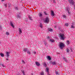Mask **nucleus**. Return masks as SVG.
I'll return each instance as SVG.
<instances>
[{
    "mask_svg": "<svg viewBox=\"0 0 75 75\" xmlns=\"http://www.w3.org/2000/svg\"><path fill=\"white\" fill-rule=\"evenodd\" d=\"M70 9L69 8L66 7V13L68 14V15L70 14Z\"/></svg>",
    "mask_w": 75,
    "mask_h": 75,
    "instance_id": "1",
    "label": "nucleus"
},
{
    "mask_svg": "<svg viewBox=\"0 0 75 75\" xmlns=\"http://www.w3.org/2000/svg\"><path fill=\"white\" fill-rule=\"evenodd\" d=\"M59 47L60 49H62V48H63V47H64V44L62 42L60 43L59 45Z\"/></svg>",
    "mask_w": 75,
    "mask_h": 75,
    "instance_id": "2",
    "label": "nucleus"
},
{
    "mask_svg": "<svg viewBox=\"0 0 75 75\" xmlns=\"http://www.w3.org/2000/svg\"><path fill=\"white\" fill-rule=\"evenodd\" d=\"M69 3L70 4H72V5H74L75 3L74 1H73V0H69Z\"/></svg>",
    "mask_w": 75,
    "mask_h": 75,
    "instance_id": "3",
    "label": "nucleus"
},
{
    "mask_svg": "<svg viewBox=\"0 0 75 75\" xmlns=\"http://www.w3.org/2000/svg\"><path fill=\"white\" fill-rule=\"evenodd\" d=\"M49 18L48 17H46L45 20L44 21L45 23H48L50 21H49Z\"/></svg>",
    "mask_w": 75,
    "mask_h": 75,
    "instance_id": "4",
    "label": "nucleus"
},
{
    "mask_svg": "<svg viewBox=\"0 0 75 75\" xmlns=\"http://www.w3.org/2000/svg\"><path fill=\"white\" fill-rule=\"evenodd\" d=\"M60 37L61 38V39L62 40H64V34H62L60 35Z\"/></svg>",
    "mask_w": 75,
    "mask_h": 75,
    "instance_id": "5",
    "label": "nucleus"
},
{
    "mask_svg": "<svg viewBox=\"0 0 75 75\" xmlns=\"http://www.w3.org/2000/svg\"><path fill=\"white\" fill-rule=\"evenodd\" d=\"M10 23L11 25V27H12L13 28H14V25L13 24V22L11 21H10Z\"/></svg>",
    "mask_w": 75,
    "mask_h": 75,
    "instance_id": "6",
    "label": "nucleus"
},
{
    "mask_svg": "<svg viewBox=\"0 0 75 75\" xmlns=\"http://www.w3.org/2000/svg\"><path fill=\"white\" fill-rule=\"evenodd\" d=\"M6 58H8V57H9V52H7L6 53Z\"/></svg>",
    "mask_w": 75,
    "mask_h": 75,
    "instance_id": "7",
    "label": "nucleus"
},
{
    "mask_svg": "<svg viewBox=\"0 0 75 75\" xmlns=\"http://www.w3.org/2000/svg\"><path fill=\"white\" fill-rule=\"evenodd\" d=\"M35 64L37 66H40V63L38 62H35Z\"/></svg>",
    "mask_w": 75,
    "mask_h": 75,
    "instance_id": "8",
    "label": "nucleus"
},
{
    "mask_svg": "<svg viewBox=\"0 0 75 75\" xmlns=\"http://www.w3.org/2000/svg\"><path fill=\"white\" fill-rule=\"evenodd\" d=\"M23 51L24 52H27L28 51V48H24V50H23Z\"/></svg>",
    "mask_w": 75,
    "mask_h": 75,
    "instance_id": "9",
    "label": "nucleus"
},
{
    "mask_svg": "<svg viewBox=\"0 0 75 75\" xmlns=\"http://www.w3.org/2000/svg\"><path fill=\"white\" fill-rule=\"evenodd\" d=\"M18 31L20 34H21V33H22V31H21V28H19Z\"/></svg>",
    "mask_w": 75,
    "mask_h": 75,
    "instance_id": "10",
    "label": "nucleus"
},
{
    "mask_svg": "<svg viewBox=\"0 0 75 75\" xmlns=\"http://www.w3.org/2000/svg\"><path fill=\"white\" fill-rule=\"evenodd\" d=\"M63 59H64V61L65 62H68V60L67 59H66V58L65 57H63Z\"/></svg>",
    "mask_w": 75,
    "mask_h": 75,
    "instance_id": "11",
    "label": "nucleus"
},
{
    "mask_svg": "<svg viewBox=\"0 0 75 75\" xmlns=\"http://www.w3.org/2000/svg\"><path fill=\"white\" fill-rule=\"evenodd\" d=\"M51 15L52 16H54V13L52 11H51Z\"/></svg>",
    "mask_w": 75,
    "mask_h": 75,
    "instance_id": "12",
    "label": "nucleus"
},
{
    "mask_svg": "<svg viewBox=\"0 0 75 75\" xmlns=\"http://www.w3.org/2000/svg\"><path fill=\"white\" fill-rule=\"evenodd\" d=\"M15 10H18V9H19V8H18V7L17 6L15 7Z\"/></svg>",
    "mask_w": 75,
    "mask_h": 75,
    "instance_id": "13",
    "label": "nucleus"
},
{
    "mask_svg": "<svg viewBox=\"0 0 75 75\" xmlns=\"http://www.w3.org/2000/svg\"><path fill=\"white\" fill-rule=\"evenodd\" d=\"M28 18H29L30 20H33V19H32V17H31L30 16H28Z\"/></svg>",
    "mask_w": 75,
    "mask_h": 75,
    "instance_id": "14",
    "label": "nucleus"
},
{
    "mask_svg": "<svg viewBox=\"0 0 75 75\" xmlns=\"http://www.w3.org/2000/svg\"><path fill=\"white\" fill-rule=\"evenodd\" d=\"M49 41H51L52 42H55V41L53 39H50V40H49Z\"/></svg>",
    "mask_w": 75,
    "mask_h": 75,
    "instance_id": "15",
    "label": "nucleus"
},
{
    "mask_svg": "<svg viewBox=\"0 0 75 75\" xmlns=\"http://www.w3.org/2000/svg\"><path fill=\"white\" fill-rule=\"evenodd\" d=\"M4 6H5V8H7V3H5L4 4Z\"/></svg>",
    "mask_w": 75,
    "mask_h": 75,
    "instance_id": "16",
    "label": "nucleus"
},
{
    "mask_svg": "<svg viewBox=\"0 0 75 75\" xmlns=\"http://www.w3.org/2000/svg\"><path fill=\"white\" fill-rule=\"evenodd\" d=\"M40 27L41 28H42V23H40Z\"/></svg>",
    "mask_w": 75,
    "mask_h": 75,
    "instance_id": "17",
    "label": "nucleus"
},
{
    "mask_svg": "<svg viewBox=\"0 0 75 75\" xmlns=\"http://www.w3.org/2000/svg\"><path fill=\"white\" fill-rule=\"evenodd\" d=\"M47 59L49 60H51V57H50V56H48L47 57Z\"/></svg>",
    "mask_w": 75,
    "mask_h": 75,
    "instance_id": "18",
    "label": "nucleus"
},
{
    "mask_svg": "<svg viewBox=\"0 0 75 75\" xmlns=\"http://www.w3.org/2000/svg\"><path fill=\"white\" fill-rule=\"evenodd\" d=\"M0 55L2 57H4V54L3 53H1Z\"/></svg>",
    "mask_w": 75,
    "mask_h": 75,
    "instance_id": "19",
    "label": "nucleus"
},
{
    "mask_svg": "<svg viewBox=\"0 0 75 75\" xmlns=\"http://www.w3.org/2000/svg\"><path fill=\"white\" fill-rule=\"evenodd\" d=\"M44 14H45V15L46 16H47L48 15V13H47L46 12H44Z\"/></svg>",
    "mask_w": 75,
    "mask_h": 75,
    "instance_id": "20",
    "label": "nucleus"
},
{
    "mask_svg": "<svg viewBox=\"0 0 75 75\" xmlns=\"http://www.w3.org/2000/svg\"><path fill=\"white\" fill-rule=\"evenodd\" d=\"M40 75H44V72H42L40 73Z\"/></svg>",
    "mask_w": 75,
    "mask_h": 75,
    "instance_id": "21",
    "label": "nucleus"
},
{
    "mask_svg": "<svg viewBox=\"0 0 75 75\" xmlns=\"http://www.w3.org/2000/svg\"><path fill=\"white\" fill-rule=\"evenodd\" d=\"M52 65H55V64H56V63L55 62H53L52 63Z\"/></svg>",
    "mask_w": 75,
    "mask_h": 75,
    "instance_id": "22",
    "label": "nucleus"
},
{
    "mask_svg": "<svg viewBox=\"0 0 75 75\" xmlns=\"http://www.w3.org/2000/svg\"><path fill=\"white\" fill-rule=\"evenodd\" d=\"M44 66L45 67H47V64L45 63H44Z\"/></svg>",
    "mask_w": 75,
    "mask_h": 75,
    "instance_id": "23",
    "label": "nucleus"
},
{
    "mask_svg": "<svg viewBox=\"0 0 75 75\" xmlns=\"http://www.w3.org/2000/svg\"><path fill=\"white\" fill-rule=\"evenodd\" d=\"M47 40H49V41H50V40H51V39H50V37H49V36L47 37Z\"/></svg>",
    "mask_w": 75,
    "mask_h": 75,
    "instance_id": "24",
    "label": "nucleus"
},
{
    "mask_svg": "<svg viewBox=\"0 0 75 75\" xmlns=\"http://www.w3.org/2000/svg\"><path fill=\"white\" fill-rule=\"evenodd\" d=\"M67 45H69V40H68L67 42Z\"/></svg>",
    "mask_w": 75,
    "mask_h": 75,
    "instance_id": "25",
    "label": "nucleus"
},
{
    "mask_svg": "<svg viewBox=\"0 0 75 75\" xmlns=\"http://www.w3.org/2000/svg\"><path fill=\"white\" fill-rule=\"evenodd\" d=\"M46 72H48V71H49V69L48 68H46Z\"/></svg>",
    "mask_w": 75,
    "mask_h": 75,
    "instance_id": "26",
    "label": "nucleus"
},
{
    "mask_svg": "<svg viewBox=\"0 0 75 75\" xmlns=\"http://www.w3.org/2000/svg\"><path fill=\"white\" fill-rule=\"evenodd\" d=\"M27 54H29V55H30V54H31V53H30V51H28L27 52Z\"/></svg>",
    "mask_w": 75,
    "mask_h": 75,
    "instance_id": "27",
    "label": "nucleus"
},
{
    "mask_svg": "<svg viewBox=\"0 0 75 75\" xmlns=\"http://www.w3.org/2000/svg\"><path fill=\"white\" fill-rule=\"evenodd\" d=\"M71 28H75V27L73 26V25H71Z\"/></svg>",
    "mask_w": 75,
    "mask_h": 75,
    "instance_id": "28",
    "label": "nucleus"
},
{
    "mask_svg": "<svg viewBox=\"0 0 75 75\" xmlns=\"http://www.w3.org/2000/svg\"><path fill=\"white\" fill-rule=\"evenodd\" d=\"M65 26H66L67 27H68V23H66L65 24Z\"/></svg>",
    "mask_w": 75,
    "mask_h": 75,
    "instance_id": "29",
    "label": "nucleus"
},
{
    "mask_svg": "<svg viewBox=\"0 0 75 75\" xmlns=\"http://www.w3.org/2000/svg\"><path fill=\"white\" fill-rule=\"evenodd\" d=\"M6 35H9V33L8 32H6Z\"/></svg>",
    "mask_w": 75,
    "mask_h": 75,
    "instance_id": "30",
    "label": "nucleus"
},
{
    "mask_svg": "<svg viewBox=\"0 0 75 75\" xmlns=\"http://www.w3.org/2000/svg\"><path fill=\"white\" fill-rule=\"evenodd\" d=\"M49 31H52V29H50L48 30Z\"/></svg>",
    "mask_w": 75,
    "mask_h": 75,
    "instance_id": "31",
    "label": "nucleus"
},
{
    "mask_svg": "<svg viewBox=\"0 0 75 75\" xmlns=\"http://www.w3.org/2000/svg\"><path fill=\"white\" fill-rule=\"evenodd\" d=\"M22 73L23 74V75H25V74H24V71H22Z\"/></svg>",
    "mask_w": 75,
    "mask_h": 75,
    "instance_id": "32",
    "label": "nucleus"
},
{
    "mask_svg": "<svg viewBox=\"0 0 75 75\" xmlns=\"http://www.w3.org/2000/svg\"><path fill=\"white\" fill-rule=\"evenodd\" d=\"M39 16V17H41V16H42V14L40 13Z\"/></svg>",
    "mask_w": 75,
    "mask_h": 75,
    "instance_id": "33",
    "label": "nucleus"
},
{
    "mask_svg": "<svg viewBox=\"0 0 75 75\" xmlns=\"http://www.w3.org/2000/svg\"><path fill=\"white\" fill-rule=\"evenodd\" d=\"M44 44L45 45V46H47V42H44Z\"/></svg>",
    "mask_w": 75,
    "mask_h": 75,
    "instance_id": "34",
    "label": "nucleus"
},
{
    "mask_svg": "<svg viewBox=\"0 0 75 75\" xmlns=\"http://www.w3.org/2000/svg\"><path fill=\"white\" fill-rule=\"evenodd\" d=\"M22 63H23V64H25V62H24V61L23 60L22 61Z\"/></svg>",
    "mask_w": 75,
    "mask_h": 75,
    "instance_id": "35",
    "label": "nucleus"
},
{
    "mask_svg": "<svg viewBox=\"0 0 75 75\" xmlns=\"http://www.w3.org/2000/svg\"><path fill=\"white\" fill-rule=\"evenodd\" d=\"M8 4V7H11V4Z\"/></svg>",
    "mask_w": 75,
    "mask_h": 75,
    "instance_id": "36",
    "label": "nucleus"
},
{
    "mask_svg": "<svg viewBox=\"0 0 75 75\" xmlns=\"http://www.w3.org/2000/svg\"><path fill=\"white\" fill-rule=\"evenodd\" d=\"M57 74H58V75H59V74L58 73V71L56 72V75H57Z\"/></svg>",
    "mask_w": 75,
    "mask_h": 75,
    "instance_id": "37",
    "label": "nucleus"
},
{
    "mask_svg": "<svg viewBox=\"0 0 75 75\" xmlns=\"http://www.w3.org/2000/svg\"><path fill=\"white\" fill-rule=\"evenodd\" d=\"M17 17H18V18H20V16H19L18 15H17Z\"/></svg>",
    "mask_w": 75,
    "mask_h": 75,
    "instance_id": "38",
    "label": "nucleus"
},
{
    "mask_svg": "<svg viewBox=\"0 0 75 75\" xmlns=\"http://www.w3.org/2000/svg\"><path fill=\"white\" fill-rule=\"evenodd\" d=\"M69 49H67V52H69Z\"/></svg>",
    "mask_w": 75,
    "mask_h": 75,
    "instance_id": "39",
    "label": "nucleus"
},
{
    "mask_svg": "<svg viewBox=\"0 0 75 75\" xmlns=\"http://www.w3.org/2000/svg\"><path fill=\"white\" fill-rule=\"evenodd\" d=\"M63 18H66V16H65V15H63Z\"/></svg>",
    "mask_w": 75,
    "mask_h": 75,
    "instance_id": "40",
    "label": "nucleus"
},
{
    "mask_svg": "<svg viewBox=\"0 0 75 75\" xmlns=\"http://www.w3.org/2000/svg\"><path fill=\"white\" fill-rule=\"evenodd\" d=\"M53 2L54 3V4H56V1H55V0H53Z\"/></svg>",
    "mask_w": 75,
    "mask_h": 75,
    "instance_id": "41",
    "label": "nucleus"
},
{
    "mask_svg": "<svg viewBox=\"0 0 75 75\" xmlns=\"http://www.w3.org/2000/svg\"><path fill=\"white\" fill-rule=\"evenodd\" d=\"M1 65L2 67H5V66H4V65L3 64H1Z\"/></svg>",
    "mask_w": 75,
    "mask_h": 75,
    "instance_id": "42",
    "label": "nucleus"
},
{
    "mask_svg": "<svg viewBox=\"0 0 75 75\" xmlns=\"http://www.w3.org/2000/svg\"><path fill=\"white\" fill-rule=\"evenodd\" d=\"M33 53L34 54H36V52H33Z\"/></svg>",
    "mask_w": 75,
    "mask_h": 75,
    "instance_id": "43",
    "label": "nucleus"
},
{
    "mask_svg": "<svg viewBox=\"0 0 75 75\" xmlns=\"http://www.w3.org/2000/svg\"><path fill=\"white\" fill-rule=\"evenodd\" d=\"M1 25H0V30H1Z\"/></svg>",
    "mask_w": 75,
    "mask_h": 75,
    "instance_id": "44",
    "label": "nucleus"
},
{
    "mask_svg": "<svg viewBox=\"0 0 75 75\" xmlns=\"http://www.w3.org/2000/svg\"><path fill=\"white\" fill-rule=\"evenodd\" d=\"M6 61H8V58H6Z\"/></svg>",
    "mask_w": 75,
    "mask_h": 75,
    "instance_id": "45",
    "label": "nucleus"
},
{
    "mask_svg": "<svg viewBox=\"0 0 75 75\" xmlns=\"http://www.w3.org/2000/svg\"><path fill=\"white\" fill-rule=\"evenodd\" d=\"M54 28H56V27H57V26H56V25H55L54 26Z\"/></svg>",
    "mask_w": 75,
    "mask_h": 75,
    "instance_id": "46",
    "label": "nucleus"
},
{
    "mask_svg": "<svg viewBox=\"0 0 75 75\" xmlns=\"http://www.w3.org/2000/svg\"><path fill=\"white\" fill-rule=\"evenodd\" d=\"M2 1H4V0H1Z\"/></svg>",
    "mask_w": 75,
    "mask_h": 75,
    "instance_id": "47",
    "label": "nucleus"
},
{
    "mask_svg": "<svg viewBox=\"0 0 75 75\" xmlns=\"http://www.w3.org/2000/svg\"><path fill=\"white\" fill-rule=\"evenodd\" d=\"M31 75H33V74L32 73V74H31Z\"/></svg>",
    "mask_w": 75,
    "mask_h": 75,
    "instance_id": "48",
    "label": "nucleus"
},
{
    "mask_svg": "<svg viewBox=\"0 0 75 75\" xmlns=\"http://www.w3.org/2000/svg\"><path fill=\"white\" fill-rule=\"evenodd\" d=\"M1 42H0V44H1Z\"/></svg>",
    "mask_w": 75,
    "mask_h": 75,
    "instance_id": "49",
    "label": "nucleus"
},
{
    "mask_svg": "<svg viewBox=\"0 0 75 75\" xmlns=\"http://www.w3.org/2000/svg\"><path fill=\"white\" fill-rule=\"evenodd\" d=\"M1 65V64H0V66Z\"/></svg>",
    "mask_w": 75,
    "mask_h": 75,
    "instance_id": "50",
    "label": "nucleus"
},
{
    "mask_svg": "<svg viewBox=\"0 0 75 75\" xmlns=\"http://www.w3.org/2000/svg\"><path fill=\"white\" fill-rule=\"evenodd\" d=\"M71 50H72V49H71Z\"/></svg>",
    "mask_w": 75,
    "mask_h": 75,
    "instance_id": "51",
    "label": "nucleus"
}]
</instances>
